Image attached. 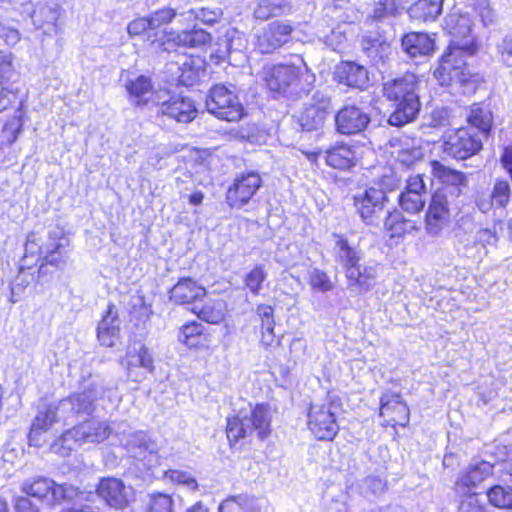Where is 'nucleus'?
<instances>
[{
	"mask_svg": "<svg viewBox=\"0 0 512 512\" xmlns=\"http://www.w3.org/2000/svg\"><path fill=\"white\" fill-rule=\"evenodd\" d=\"M512 191L509 182L506 179L498 178L495 180L490 193V205L496 208H507L511 199Z\"/></svg>",
	"mask_w": 512,
	"mask_h": 512,
	"instance_id": "obj_44",
	"label": "nucleus"
},
{
	"mask_svg": "<svg viewBox=\"0 0 512 512\" xmlns=\"http://www.w3.org/2000/svg\"><path fill=\"white\" fill-rule=\"evenodd\" d=\"M211 41V34L201 28L182 31L176 36L168 37L161 43L163 51H172L175 47L197 48L206 45Z\"/></svg>",
	"mask_w": 512,
	"mask_h": 512,
	"instance_id": "obj_27",
	"label": "nucleus"
},
{
	"mask_svg": "<svg viewBox=\"0 0 512 512\" xmlns=\"http://www.w3.org/2000/svg\"><path fill=\"white\" fill-rule=\"evenodd\" d=\"M272 411L268 403H257L250 406L249 411L240 410L237 414L227 417L226 434L230 444L256 434L265 440L271 434Z\"/></svg>",
	"mask_w": 512,
	"mask_h": 512,
	"instance_id": "obj_4",
	"label": "nucleus"
},
{
	"mask_svg": "<svg viewBox=\"0 0 512 512\" xmlns=\"http://www.w3.org/2000/svg\"><path fill=\"white\" fill-rule=\"evenodd\" d=\"M78 446H82V444H80V440L72 427L63 432L62 435L52 443L51 451L62 457H66Z\"/></svg>",
	"mask_w": 512,
	"mask_h": 512,
	"instance_id": "obj_43",
	"label": "nucleus"
},
{
	"mask_svg": "<svg viewBox=\"0 0 512 512\" xmlns=\"http://www.w3.org/2000/svg\"><path fill=\"white\" fill-rule=\"evenodd\" d=\"M262 186V179L258 172L249 171L238 175L226 193L227 204L231 208L241 209Z\"/></svg>",
	"mask_w": 512,
	"mask_h": 512,
	"instance_id": "obj_14",
	"label": "nucleus"
},
{
	"mask_svg": "<svg viewBox=\"0 0 512 512\" xmlns=\"http://www.w3.org/2000/svg\"><path fill=\"white\" fill-rule=\"evenodd\" d=\"M81 389V392L73 393L57 403L44 404L38 408L28 435L30 446H43L44 434L57 422L71 425L92 416L95 402L110 391L106 381L99 375H89L83 379Z\"/></svg>",
	"mask_w": 512,
	"mask_h": 512,
	"instance_id": "obj_1",
	"label": "nucleus"
},
{
	"mask_svg": "<svg viewBox=\"0 0 512 512\" xmlns=\"http://www.w3.org/2000/svg\"><path fill=\"white\" fill-rule=\"evenodd\" d=\"M270 91L279 95L301 97L307 95L315 82L304 60L297 57L292 63L273 65L265 72L264 77Z\"/></svg>",
	"mask_w": 512,
	"mask_h": 512,
	"instance_id": "obj_3",
	"label": "nucleus"
},
{
	"mask_svg": "<svg viewBox=\"0 0 512 512\" xmlns=\"http://www.w3.org/2000/svg\"><path fill=\"white\" fill-rule=\"evenodd\" d=\"M421 81L419 74L405 71L383 83V97L393 107L388 117L390 125L402 127L417 119L421 110L419 96Z\"/></svg>",
	"mask_w": 512,
	"mask_h": 512,
	"instance_id": "obj_2",
	"label": "nucleus"
},
{
	"mask_svg": "<svg viewBox=\"0 0 512 512\" xmlns=\"http://www.w3.org/2000/svg\"><path fill=\"white\" fill-rule=\"evenodd\" d=\"M384 192L381 189L370 187L365 190L364 194L354 201L360 217L364 220L371 218L374 213L382 208Z\"/></svg>",
	"mask_w": 512,
	"mask_h": 512,
	"instance_id": "obj_31",
	"label": "nucleus"
},
{
	"mask_svg": "<svg viewBox=\"0 0 512 512\" xmlns=\"http://www.w3.org/2000/svg\"><path fill=\"white\" fill-rule=\"evenodd\" d=\"M120 364L126 370L128 379L133 382H141L155 369L153 356L141 341H134L127 347Z\"/></svg>",
	"mask_w": 512,
	"mask_h": 512,
	"instance_id": "obj_13",
	"label": "nucleus"
},
{
	"mask_svg": "<svg viewBox=\"0 0 512 512\" xmlns=\"http://www.w3.org/2000/svg\"><path fill=\"white\" fill-rule=\"evenodd\" d=\"M351 155L350 145L343 142L337 143L327 151L326 162L335 169L347 170L352 167Z\"/></svg>",
	"mask_w": 512,
	"mask_h": 512,
	"instance_id": "obj_37",
	"label": "nucleus"
},
{
	"mask_svg": "<svg viewBox=\"0 0 512 512\" xmlns=\"http://www.w3.org/2000/svg\"><path fill=\"white\" fill-rule=\"evenodd\" d=\"M467 20L459 15H448L445 19L444 29L454 38L465 35L469 31Z\"/></svg>",
	"mask_w": 512,
	"mask_h": 512,
	"instance_id": "obj_55",
	"label": "nucleus"
},
{
	"mask_svg": "<svg viewBox=\"0 0 512 512\" xmlns=\"http://www.w3.org/2000/svg\"><path fill=\"white\" fill-rule=\"evenodd\" d=\"M73 429L82 445L101 443L110 436L112 431L106 422L97 420H84L82 423L74 425Z\"/></svg>",
	"mask_w": 512,
	"mask_h": 512,
	"instance_id": "obj_29",
	"label": "nucleus"
},
{
	"mask_svg": "<svg viewBox=\"0 0 512 512\" xmlns=\"http://www.w3.org/2000/svg\"><path fill=\"white\" fill-rule=\"evenodd\" d=\"M97 338L102 346L114 347L120 338V319L116 306L109 303L97 326Z\"/></svg>",
	"mask_w": 512,
	"mask_h": 512,
	"instance_id": "obj_24",
	"label": "nucleus"
},
{
	"mask_svg": "<svg viewBox=\"0 0 512 512\" xmlns=\"http://www.w3.org/2000/svg\"><path fill=\"white\" fill-rule=\"evenodd\" d=\"M34 280L35 276L32 272L27 269L20 268L19 274L9 285L10 303L14 304L19 302L25 294L26 289L34 282Z\"/></svg>",
	"mask_w": 512,
	"mask_h": 512,
	"instance_id": "obj_41",
	"label": "nucleus"
},
{
	"mask_svg": "<svg viewBox=\"0 0 512 512\" xmlns=\"http://www.w3.org/2000/svg\"><path fill=\"white\" fill-rule=\"evenodd\" d=\"M125 88L134 106L145 107L149 103L153 104V98L157 91L154 92V86L149 76L138 75L135 78L128 79Z\"/></svg>",
	"mask_w": 512,
	"mask_h": 512,
	"instance_id": "obj_26",
	"label": "nucleus"
},
{
	"mask_svg": "<svg viewBox=\"0 0 512 512\" xmlns=\"http://www.w3.org/2000/svg\"><path fill=\"white\" fill-rule=\"evenodd\" d=\"M466 122L484 138H487L494 127L493 113L484 102L472 103L467 111Z\"/></svg>",
	"mask_w": 512,
	"mask_h": 512,
	"instance_id": "obj_28",
	"label": "nucleus"
},
{
	"mask_svg": "<svg viewBox=\"0 0 512 512\" xmlns=\"http://www.w3.org/2000/svg\"><path fill=\"white\" fill-rule=\"evenodd\" d=\"M444 189H435L429 198L423 224L428 235L437 236L448 228L452 221L451 204Z\"/></svg>",
	"mask_w": 512,
	"mask_h": 512,
	"instance_id": "obj_10",
	"label": "nucleus"
},
{
	"mask_svg": "<svg viewBox=\"0 0 512 512\" xmlns=\"http://www.w3.org/2000/svg\"><path fill=\"white\" fill-rule=\"evenodd\" d=\"M166 64L171 80L182 86H193L199 79V71L194 66V60L186 55L177 56Z\"/></svg>",
	"mask_w": 512,
	"mask_h": 512,
	"instance_id": "obj_25",
	"label": "nucleus"
},
{
	"mask_svg": "<svg viewBox=\"0 0 512 512\" xmlns=\"http://www.w3.org/2000/svg\"><path fill=\"white\" fill-rule=\"evenodd\" d=\"M0 39H3L7 45H15L20 40L18 30L0 22Z\"/></svg>",
	"mask_w": 512,
	"mask_h": 512,
	"instance_id": "obj_63",
	"label": "nucleus"
},
{
	"mask_svg": "<svg viewBox=\"0 0 512 512\" xmlns=\"http://www.w3.org/2000/svg\"><path fill=\"white\" fill-rule=\"evenodd\" d=\"M340 404L336 400H331L329 404H312L308 413V428L311 433L319 440H332L339 425L337 423V414Z\"/></svg>",
	"mask_w": 512,
	"mask_h": 512,
	"instance_id": "obj_11",
	"label": "nucleus"
},
{
	"mask_svg": "<svg viewBox=\"0 0 512 512\" xmlns=\"http://www.w3.org/2000/svg\"><path fill=\"white\" fill-rule=\"evenodd\" d=\"M60 9L54 2H38L30 15L35 30H41L47 36L56 35Z\"/></svg>",
	"mask_w": 512,
	"mask_h": 512,
	"instance_id": "obj_22",
	"label": "nucleus"
},
{
	"mask_svg": "<svg viewBox=\"0 0 512 512\" xmlns=\"http://www.w3.org/2000/svg\"><path fill=\"white\" fill-rule=\"evenodd\" d=\"M169 478L171 481L178 485H182L189 490H196L198 488V483L195 477H193L190 473L181 471V470H170Z\"/></svg>",
	"mask_w": 512,
	"mask_h": 512,
	"instance_id": "obj_57",
	"label": "nucleus"
},
{
	"mask_svg": "<svg viewBox=\"0 0 512 512\" xmlns=\"http://www.w3.org/2000/svg\"><path fill=\"white\" fill-rule=\"evenodd\" d=\"M477 52V45L472 43L468 46H448L438 60V65L433 72L434 78L441 86L459 84L466 86L477 83L478 74L472 73L466 63L467 55H474Z\"/></svg>",
	"mask_w": 512,
	"mask_h": 512,
	"instance_id": "obj_5",
	"label": "nucleus"
},
{
	"mask_svg": "<svg viewBox=\"0 0 512 512\" xmlns=\"http://www.w3.org/2000/svg\"><path fill=\"white\" fill-rule=\"evenodd\" d=\"M48 236L49 242L39 248L43 264L62 268L68 258V250L66 248L69 240L63 236V232L59 228L50 230Z\"/></svg>",
	"mask_w": 512,
	"mask_h": 512,
	"instance_id": "obj_21",
	"label": "nucleus"
},
{
	"mask_svg": "<svg viewBox=\"0 0 512 512\" xmlns=\"http://www.w3.org/2000/svg\"><path fill=\"white\" fill-rule=\"evenodd\" d=\"M170 301L177 305L194 304L206 296L205 288L191 277H182L168 291Z\"/></svg>",
	"mask_w": 512,
	"mask_h": 512,
	"instance_id": "obj_23",
	"label": "nucleus"
},
{
	"mask_svg": "<svg viewBox=\"0 0 512 512\" xmlns=\"http://www.w3.org/2000/svg\"><path fill=\"white\" fill-rule=\"evenodd\" d=\"M121 442L128 456L147 471L153 473V469L161 465L158 444L148 433L135 431L126 435Z\"/></svg>",
	"mask_w": 512,
	"mask_h": 512,
	"instance_id": "obj_8",
	"label": "nucleus"
},
{
	"mask_svg": "<svg viewBox=\"0 0 512 512\" xmlns=\"http://www.w3.org/2000/svg\"><path fill=\"white\" fill-rule=\"evenodd\" d=\"M371 86V79L366 67L354 63V89L365 90Z\"/></svg>",
	"mask_w": 512,
	"mask_h": 512,
	"instance_id": "obj_60",
	"label": "nucleus"
},
{
	"mask_svg": "<svg viewBox=\"0 0 512 512\" xmlns=\"http://www.w3.org/2000/svg\"><path fill=\"white\" fill-rule=\"evenodd\" d=\"M94 498L93 491H87L80 489L77 486L72 484H62L57 485L53 490V502H61V501H92Z\"/></svg>",
	"mask_w": 512,
	"mask_h": 512,
	"instance_id": "obj_35",
	"label": "nucleus"
},
{
	"mask_svg": "<svg viewBox=\"0 0 512 512\" xmlns=\"http://www.w3.org/2000/svg\"><path fill=\"white\" fill-rule=\"evenodd\" d=\"M494 473V464L480 460L462 469L454 482L456 492L472 491L478 485L489 479Z\"/></svg>",
	"mask_w": 512,
	"mask_h": 512,
	"instance_id": "obj_20",
	"label": "nucleus"
},
{
	"mask_svg": "<svg viewBox=\"0 0 512 512\" xmlns=\"http://www.w3.org/2000/svg\"><path fill=\"white\" fill-rule=\"evenodd\" d=\"M430 167L432 176L440 184L437 189H444L451 200L462 195L463 190L468 186V177L464 172L446 166L436 159L430 161Z\"/></svg>",
	"mask_w": 512,
	"mask_h": 512,
	"instance_id": "obj_16",
	"label": "nucleus"
},
{
	"mask_svg": "<svg viewBox=\"0 0 512 512\" xmlns=\"http://www.w3.org/2000/svg\"><path fill=\"white\" fill-rule=\"evenodd\" d=\"M54 488H56V483L52 479L38 476L31 481H26L22 489L29 496L47 499L49 503H53Z\"/></svg>",
	"mask_w": 512,
	"mask_h": 512,
	"instance_id": "obj_34",
	"label": "nucleus"
},
{
	"mask_svg": "<svg viewBox=\"0 0 512 512\" xmlns=\"http://www.w3.org/2000/svg\"><path fill=\"white\" fill-rule=\"evenodd\" d=\"M173 498L165 493H154L150 495L148 512H174Z\"/></svg>",
	"mask_w": 512,
	"mask_h": 512,
	"instance_id": "obj_53",
	"label": "nucleus"
},
{
	"mask_svg": "<svg viewBox=\"0 0 512 512\" xmlns=\"http://www.w3.org/2000/svg\"><path fill=\"white\" fill-rule=\"evenodd\" d=\"M500 164L512 181V144L503 147Z\"/></svg>",
	"mask_w": 512,
	"mask_h": 512,
	"instance_id": "obj_64",
	"label": "nucleus"
},
{
	"mask_svg": "<svg viewBox=\"0 0 512 512\" xmlns=\"http://www.w3.org/2000/svg\"><path fill=\"white\" fill-rule=\"evenodd\" d=\"M292 5L290 2L282 0L277 3L270 0H262L254 9V17L258 20H268L271 17H278L290 13Z\"/></svg>",
	"mask_w": 512,
	"mask_h": 512,
	"instance_id": "obj_36",
	"label": "nucleus"
},
{
	"mask_svg": "<svg viewBox=\"0 0 512 512\" xmlns=\"http://www.w3.org/2000/svg\"><path fill=\"white\" fill-rule=\"evenodd\" d=\"M402 50L412 59L431 57L437 50L436 34L409 31L401 37Z\"/></svg>",
	"mask_w": 512,
	"mask_h": 512,
	"instance_id": "obj_19",
	"label": "nucleus"
},
{
	"mask_svg": "<svg viewBox=\"0 0 512 512\" xmlns=\"http://www.w3.org/2000/svg\"><path fill=\"white\" fill-rule=\"evenodd\" d=\"M352 61H341L337 64L333 71V80L338 85L345 87L344 91L347 92L352 87Z\"/></svg>",
	"mask_w": 512,
	"mask_h": 512,
	"instance_id": "obj_54",
	"label": "nucleus"
},
{
	"mask_svg": "<svg viewBox=\"0 0 512 512\" xmlns=\"http://www.w3.org/2000/svg\"><path fill=\"white\" fill-rule=\"evenodd\" d=\"M330 113L331 98L321 91H316L310 103L306 104L299 114L298 124L303 131L318 130L323 126Z\"/></svg>",
	"mask_w": 512,
	"mask_h": 512,
	"instance_id": "obj_15",
	"label": "nucleus"
},
{
	"mask_svg": "<svg viewBox=\"0 0 512 512\" xmlns=\"http://www.w3.org/2000/svg\"><path fill=\"white\" fill-rule=\"evenodd\" d=\"M308 283L312 290L321 293H326L334 287L333 282L327 273L316 267L309 269Z\"/></svg>",
	"mask_w": 512,
	"mask_h": 512,
	"instance_id": "obj_50",
	"label": "nucleus"
},
{
	"mask_svg": "<svg viewBox=\"0 0 512 512\" xmlns=\"http://www.w3.org/2000/svg\"><path fill=\"white\" fill-rule=\"evenodd\" d=\"M127 31L130 36H140L147 32H152L148 16L139 17L129 22Z\"/></svg>",
	"mask_w": 512,
	"mask_h": 512,
	"instance_id": "obj_61",
	"label": "nucleus"
},
{
	"mask_svg": "<svg viewBox=\"0 0 512 512\" xmlns=\"http://www.w3.org/2000/svg\"><path fill=\"white\" fill-rule=\"evenodd\" d=\"M95 496L116 510H123L129 504V488L122 479L116 477L100 478L95 487Z\"/></svg>",
	"mask_w": 512,
	"mask_h": 512,
	"instance_id": "obj_17",
	"label": "nucleus"
},
{
	"mask_svg": "<svg viewBox=\"0 0 512 512\" xmlns=\"http://www.w3.org/2000/svg\"><path fill=\"white\" fill-rule=\"evenodd\" d=\"M191 311L195 313L199 319L210 323L218 324L224 319V305L221 301H208L202 307L194 305Z\"/></svg>",
	"mask_w": 512,
	"mask_h": 512,
	"instance_id": "obj_39",
	"label": "nucleus"
},
{
	"mask_svg": "<svg viewBox=\"0 0 512 512\" xmlns=\"http://www.w3.org/2000/svg\"><path fill=\"white\" fill-rule=\"evenodd\" d=\"M158 115L167 116L179 123H189L194 120L197 109L194 102L182 95H170L167 90H158L153 98Z\"/></svg>",
	"mask_w": 512,
	"mask_h": 512,
	"instance_id": "obj_12",
	"label": "nucleus"
},
{
	"mask_svg": "<svg viewBox=\"0 0 512 512\" xmlns=\"http://www.w3.org/2000/svg\"><path fill=\"white\" fill-rule=\"evenodd\" d=\"M457 512H487L482 494L475 491L458 492Z\"/></svg>",
	"mask_w": 512,
	"mask_h": 512,
	"instance_id": "obj_40",
	"label": "nucleus"
},
{
	"mask_svg": "<svg viewBox=\"0 0 512 512\" xmlns=\"http://www.w3.org/2000/svg\"><path fill=\"white\" fill-rule=\"evenodd\" d=\"M222 15L223 11L220 7L193 8L180 13V16L187 20H198L205 25H213L214 23H217L222 18Z\"/></svg>",
	"mask_w": 512,
	"mask_h": 512,
	"instance_id": "obj_42",
	"label": "nucleus"
},
{
	"mask_svg": "<svg viewBox=\"0 0 512 512\" xmlns=\"http://www.w3.org/2000/svg\"><path fill=\"white\" fill-rule=\"evenodd\" d=\"M379 416L383 419L381 426L391 428L394 431L393 439L399 437L398 429L406 428L410 423V408L397 392L385 391L378 402Z\"/></svg>",
	"mask_w": 512,
	"mask_h": 512,
	"instance_id": "obj_9",
	"label": "nucleus"
},
{
	"mask_svg": "<svg viewBox=\"0 0 512 512\" xmlns=\"http://www.w3.org/2000/svg\"><path fill=\"white\" fill-rule=\"evenodd\" d=\"M294 28L285 21L269 23L257 38V48L263 54H270L278 50L291 40Z\"/></svg>",
	"mask_w": 512,
	"mask_h": 512,
	"instance_id": "obj_18",
	"label": "nucleus"
},
{
	"mask_svg": "<svg viewBox=\"0 0 512 512\" xmlns=\"http://www.w3.org/2000/svg\"><path fill=\"white\" fill-rule=\"evenodd\" d=\"M217 45H218V48L213 53V55H215V57L218 59L219 62L225 61L231 54L232 50L238 49V48L234 47L233 36H230L229 33H227L223 38H221Z\"/></svg>",
	"mask_w": 512,
	"mask_h": 512,
	"instance_id": "obj_59",
	"label": "nucleus"
},
{
	"mask_svg": "<svg viewBox=\"0 0 512 512\" xmlns=\"http://www.w3.org/2000/svg\"><path fill=\"white\" fill-rule=\"evenodd\" d=\"M424 174H413L406 179L404 190L408 192H416L423 195L427 193V187L424 179Z\"/></svg>",
	"mask_w": 512,
	"mask_h": 512,
	"instance_id": "obj_62",
	"label": "nucleus"
},
{
	"mask_svg": "<svg viewBox=\"0 0 512 512\" xmlns=\"http://www.w3.org/2000/svg\"><path fill=\"white\" fill-rule=\"evenodd\" d=\"M181 12L172 7H163L148 15V19L151 25V31L157 30L158 28L167 25L173 21Z\"/></svg>",
	"mask_w": 512,
	"mask_h": 512,
	"instance_id": "obj_51",
	"label": "nucleus"
},
{
	"mask_svg": "<svg viewBox=\"0 0 512 512\" xmlns=\"http://www.w3.org/2000/svg\"><path fill=\"white\" fill-rule=\"evenodd\" d=\"M391 146L397 148V161L402 167L411 168L423 157L422 149L419 146L403 148L400 142H393Z\"/></svg>",
	"mask_w": 512,
	"mask_h": 512,
	"instance_id": "obj_48",
	"label": "nucleus"
},
{
	"mask_svg": "<svg viewBox=\"0 0 512 512\" xmlns=\"http://www.w3.org/2000/svg\"><path fill=\"white\" fill-rule=\"evenodd\" d=\"M17 100V90L9 83L0 82V113Z\"/></svg>",
	"mask_w": 512,
	"mask_h": 512,
	"instance_id": "obj_58",
	"label": "nucleus"
},
{
	"mask_svg": "<svg viewBox=\"0 0 512 512\" xmlns=\"http://www.w3.org/2000/svg\"><path fill=\"white\" fill-rule=\"evenodd\" d=\"M16 76L13 56L10 52L0 51V82L9 83Z\"/></svg>",
	"mask_w": 512,
	"mask_h": 512,
	"instance_id": "obj_56",
	"label": "nucleus"
},
{
	"mask_svg": "<svg viewBox=\"0 0 512 512\" xmlns=\"http://www.w3.org/2000/svg\"><path fill=\"white\" fill-rule=\"evenodd\" d=\"M178 339L189 348L201 347L206 340L204 326L196 321L188 322L181 327Z\"/></svg>",
	"mask_w": 512,
	"mask_h": 512,
	"instance_id": "obj_38",
	"label": "nucleus"
},
{
	"mask_svg": "<svg viewBox=\"0 0 512 512\" xmlns=\"http://www.w3.org/2000/svg\"><path fill=\"white\" fill-rule=\"evenodd\" d=\"M483 138L472 127H458L443 137L442 152L457 161L470 159L483 150Z\"/></svg>",
	"mask_w": 512,
	"mask_h": 512,
	"instance_id": "obj_7",
	"label": "nucleus"
},
{
	"mask_svg": "<svg viewBox=\"0 0 512 512\" xmlns=\"http://www.w3.org/2000/svg\"><path fill=\"white\" fill-rule=\"evenodd\" d=\"M443 0H416L408 10L409 18L417 23L435 21L442 12Z\"/></svg>",
	"mask_w": 512,
	"mask_h": 512,
	"instance_id": "obj_30",
	"label": "nucleus"
},
{
	"mask_svg": "<svg viewBox=\"0 0 512 512\" xmlns=\"http://www.w3.org/2000/svg\"><path fill=\"white\" fill-rule=\"evenodd\" d=\"M336 132L342 135H352V106L344 105L334 117Z\"/></svg>",
	"mask_w": 512,
	"mask_h": 512,
	"instance_id": "obj_52",
	"label": "nucleus"
},
{
	"mask_svg": "<svg viewBox=\"0 0 512 512\" xmlns=\"http://www.w3.org/2000/svg\"><path fill=\"white\" fill-rule=\"evenodd\" d=\"M268 277V273L263 264L255 265L244 277L245 288L254 295H260L263 284Z\"/></svg>",
	"mask_w": 512,
	"mask_h": 512,
	"instance_id": "obj_45",
	"label": "nucleus"
},
{
	"mask_svg": "<svg viewBox=\"0 0 512 512\" xmlns=\"http://www.w3.org/2000/svg\"><path fill=\"white\" fill-rule=\"evenodd\" d=\"M425 195L404 190L398 196L400 208L409 214H419L425 207Z\"/></svg>",
	"mask_w": 512,
	"mask_h": 512,
	"instance_id": "obj_47",
	"label": "nucleus"
},
{
	"mask_svg": "<svg viewBox=\"0 0 512 512\" xmlns=\"http://www.w3.org/2000/svg\"><path fill=\"white\" fill-rule=\"evenodd\" d=\"M335 241V257L343 267L346 269V276L351 279V268H352V248L348 240L340 235L334 234Z\"/></svg>",
	"mask_w": 512,
	"mask_h": 512,
	"instance_id": "obj_49",
	"label": "nucleus"
},
{
	"mask_svg": "<svg viewBox=\"0 0 512 512\" xmlns=\"http://www.w3.org/2000/svg\"><path fill=\"white\" fill-rule=\"evenodd\" d=\"M256 497L249 494H238L224 499L218 506V512H259Z\"/></svg>",
	"mask_w": 512,
	"mask_h": 512,
	"instance_id": "obj_33",
	"label": "nucleus"
},
{
	"mask_svg": "<svg viewBox=\"0 0 512 512\" xmlns=\"http://www.w3.org/2000/svg\"><path fill=\"white\" fill-rule=\"evenodd\" d=\"M385 228L390 239H400L409 230L408 221L398 212H390L385 219Z\"/></svg>",
	"mask_w": 512,
	"mask_h": 512,
	"instance_id": "obj_46",
	"label": "nucleus"
},
{
	"mask_svg": "<svg viewBox=\"0 0 512 512\" xmlns=\"http://www.w3.org/2000/svg\"><path fill=\"white\" fill-rule=\"evenodd\" d=\"M485 494L490 506L500 510H512V478L508 483L491 485Z\"/></svg>",
	"mask_w": 512,
	"mask_h": 512,
	"instance_id": "obj_32",
	"label": "nucleus"
},
{
	"mask_svg": "<svg viewBox=\"0 0 512 512\" xmlns=\"http://www.w3.org/2000/svg\"><path fill=\"white\" fill-rule=\"evenodd\" d=\"M207 111L228 122H236L245 115V108L237 94L236 86L216 84L206 99Z\"/></svg>",
	"mask_w": 512,
	"mask_h": 512,
	"instance_id": "obj_6",
	"label": "nucleus"
}]
</instances>
